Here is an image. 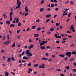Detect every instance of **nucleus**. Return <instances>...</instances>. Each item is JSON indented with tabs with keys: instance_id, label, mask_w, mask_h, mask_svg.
Listing matches in <instances>:
<instances>
[{
	"instance_id": "obj_21",
	"label": "nucleus",
	"mask_w": 76,
	"mask_h": 76,
	"mask_svg": "<svg viewBox=\"0 0 76 76\" xmlns=\"http://www.w3.org/2000/svg\"><path fill=\"white\" fill-rule=\"evenodd\" d=\"M65 69H67V70H69V69H70V66H67L65 67Z\"/></svg>"
},
{
	"instance_id": "obj_7",
	"label": "nucleus",
	"mask_w": 76,
	"mask_h": 76,
	"mask_svg": "<svg viewBox=\"0 0 76 76\" xmlns=\"http://www.w3.org/2000/svg\"><path fill=\"white\" fill-rule=\"evenodd\" d=\"M16 5L17 6H20V5H21V2L19 1V0H17Z\"/></svg>"
},
{
	"instance_id": "obj_10",
	"label": "nucleus",
	"mask_w": 76,
	"mask_h": 76,
	"mask_svg": "<svg viewBox=\"0 0 76 76\" xmlns=\"http://www.w3.org/2000/svg\"><path fill=\"white\" fill-rule=\"evenodd\" d=\"M33 47H34V45H30V46H29L28 47V49L29 50H30V49L31 48H33Z\"/></svg>"
},
{
	"instance_id": "obj_24",
	"label": "nucleus",
	"mask_w": 76,
	"mask_h": 76,
	"mask_svg": "<svg viewBox=\"0 0 76 76\" xmlns=\"http://www.w3.org/2000/svg\"><path fill=\"white\" fill-rule=\"evenodd\" d=\"M6 42L7 44H10V40L8 39V40L6 41Z\"/></svg>"
},
{
	"instance_id": "obj_22",
	"label": "nucleus",
	"mask_w": 76,
	"mask_h": 76,
	"mask_svg": "<svg viewBox=\"0 0 76 76\" xmlns=\"http://www.w3.org/2000/svg\"><path fill=\"white\" fill-rule=\"evenodd\" d=\"M18 26H22V23H21L20 22H19L18 23Z\"/></svg>"
},
{
	"instance_id": "obj_31",
	"label": "nucleus",
	"mask_w": 76,
	"mask_h": 76,
	"mask_svg": "<svg viewBox=\"0 0 76 76\" xmlns=\"http://www.w3.org/2000/svg\"><path fill=\"white\" fill-rule=\"evenodd\" d=\"M35 28H36V26H33L31 28H32V29H35Z\"/></svg>"
},
{
	"instance_id": "obj_43",
	"label": "nucleus",
	"mask_w": 76,
	"mask_h": 76,
	"mask_svg": "<svg viewBox=\"0 0 76 76\" xmlns=\"http://www.w3.org/2000/svg\"><path fill=\"white\" fill-rule=\"evenodd\" d=\"M1 51L2 53H4V50H3V49L1 50Z\"/></svg>"
},
{
	"instance_id": "obj_9",
	"label": "nucleus",
	"mask_w": 76,
	"mask_h": 76,
	"mask_svg": "<svg viewBox=\"0 0 76 76\" xmlns=\"http://www.w3.org/2000/svg\"><path fill=\"white\" fill-rule=\"evenodd\" d=\"M4 74L5 76H8L9 75V72H7L5 71Z\"/></svg>"
},
{
	"instance_id": "obj_6",
	"label": "nucleus",
	"mask_w": 76,
	"mask_h": 76,
	"mask_svg": "<svg viewBox=\"0 0 76 76\" xmlns=\"http://www.w3.org/2000/svg\"><path fill=\"white\" fill-rule=\"evenodd\" d=\"M65 54L68 57H70V56H71V55H72V53L70 52H68L67 53H65Z\"/></svg>"
},
{
	"instance_id": "obj_13",
	"label": "nucleus",
	"mask_w": 76,
	"mask_h": 76,
	"mask_svg": "<svg viewBox=\"0 0 76 76\" xmlns=\"http://www.w3.org/2000/svg\"><path fill=\"white\" fill-rule=\"evenodd\" d=\"M15 42L13 43L12 45H11L12 48H13V47H15Z\"/></svg>"
},
{
	"instance_id": "obj_42",
	"label": "nucleus",
	"mask_w": 76,
	"mask_h": 76,
	"mask_svg": "<svg viewBox=\"0 0 76 76\" xmlns=\"http://www.w3.org/2000/svg\"><path fill=\"white\" fill-rule=\"evenodd\" d=\"M56 25L57 26H58L60 25V24H58V23H56Z\"/></svg>"
},
{
	"instance_id": "obj_51",
	"label": "nucleus",
	"mask_w": 76,
	"mask_h": 76,
	"mask_svg": "<svg viewBox=\"0 0 76 76\" xmlns=\"http://www.w3.org/2000/svg\"><path fill=\"white\" fill-rule=\"evenodd\" d=\"M28 66H31V64L29 63L27 64Z\"/></svg>"
},
{
	"instance_id": "obj_32",
	"label": "nucleus",
	"mask_w": 76,
	"mask_h": 76,
	"mask_svg": "<svg viewBox=\"0 0 76 76\" xmlns=\"http://www.w3.org/2000/svg\"><path fill=\"white\" fill-rule=\"evenodd\" d=\"M51 57L52 58H54L56 57V55H53L51 56Z\"/></svg>"
},
{
	"instance_id": "obj_53",
	"label": "nucleus",
	"mask_w": 76,
	"mask_h": 76,
	"mask_svg": "<svg viewBox=\"0 0 76 76\" xmlns=\"http://www.w3.org/2000/svg\"><path fill=\"white\" fill-rule=\"evenodd\" d=\"M74 66H76V62H74L73 64Z\"/></svg>"
},
{
	"instance_id": "obj_2",
	"label": "nucleus",
	"mask_w": 76,
	"mask_h": 76,
	"mask_svg": "<svg viewBox=\"0 0 76 76\" xmlns=\"http://www.w3.org/2000/svg\"><path fill=\"white\" fill-rule=\"evenodd\" d=\"M26 54H27V55H29L30 56H33V54L31 53H30L29 52V50H27L26 51Z\"/></svg>"
},
{
	"instance_id": "obj_39",
	"label": "nucleus",
	"mask_w": 76,
	"mask_h": 76,
	"mask_svg": "<svg viewBox=\"0 0 76 76\" xmlns=\"http://www.w3.org/2000/svg\"><path fill=\"white\" fill-rule=\"evenodd\" d=\"M75 60V58H72L69 61H72V60Z\"/></svg>"
},
{
	"instance_id": "obj_56",
	"label": "nucleus",
	"mask_w": 76,
	"mask_h": 76,
	"mask_svg": "<svg viewBox=\"0 0 76 76\" xmlns=\"http://www.w3.org/2000/svg\"><path fill=\"white\" fill-rule=\"evenodd\" d=\"M46 56H47V57H48V56H49V55L48 54V53H47L45 54Z\"/></svg>"
},
{
	"instance_id": "obj_8",
	"label": "nucleus",
	"mask_w": 76,
	"mask_h": 76,
	"mask_svg": "<svg viewBox=\"0 0 76 76\" xmlns=\"http://www.w3.org/2000/svg\"><path fill=\"white\" fill-rule=\"evenodd\" d=\"M30 58H28L26 56H24L23 57V59H24V60H29Z\"/></svg>"
},
{
	"instance_id": "obj_41",
	"label": "nucleus",
	"mask_w": 76,
	"mask_h": 76,
	"mask_svg": "<svg viewBox=\"0 0 76 76\" xmlns=\"http://www.w3.org/2000/svg\"><path fill=\"white\" fill-rule=\"evenodd\" d=\"M24 54H25V51H23V52H22L21 55L22 56H23Z\"/></svg>"
},
{
	"instance_id": "obj_61",
	"label": "nucleus",
	"mask_w": 76,
	"mask_h": 76,
	"mask_svg": "<svg viewBox=\"0 0 76 76\" xmlns=\"http://www.w3.org/2000/svg\"><path fill=\"white\" fill-rule=\"evenodd\" d=\"M48 34H51V32L48 31L47 32Z\"/></svg>"
},
{
	"instance_id": "obj_25",
	"label": "nucleus",
	"mask_w": 76,
	"mask_h": 76,
	"mask_svg": "<svg viewBox=\"0 0 76 76\" xmlns=\"http://www.w3.org/2000/svg\"><path fill=\"white\" fill-rule=\"evenodd\" d=\"M50 20V19H47L45 21V23H48L49 21Z\"/></svg>"
},
{
	"instance_id": "obj_3",
	"label": "nucleus",
	"mask_w": 76,
	"mask_h": 76,
	"mask_svg": "<svg viewBox=\"0 0 76 76\" xmlns=\"http://www.w3.org/2000/svg\"><path fill=\"white\" fill-rule=\"evenodd\" d=\"M41 64V65H42V66L40 65L39 66V69H41V68H42V69H44V68H45V66H44L45 64Z\"/></svg>"
},
{
	"instance_id": "obj_27",
	"label": "nucleus",
	"mask_w": 76,
	"mask_h": 76,
	"mask_svg": "<svg viewBox=\"0 0 76 76\" xmlns=\"http://www.w3.org/2000/svg\"><path fill=\"white\" fill-rule=\"evenodd\" d=\"M44 8H40V11L42 12H43L44 11Z\"/></svg>"
},
{
	"instance_id": "obj_1",
	"label": "nucleus",
	"mask_w": 76,
	"mask_h": 76,
	"mask_svg": "<svg viewBox=\"0 0 76 76\" xmlns=\"http://www.w3.org/2000/svg\"><path fill=\"white\" fill-rule=\"evenodd\" d=\"M48 42V41L46 40V41H43L42 42L41 40L39 39V43L40 44V46H42V45H44V44H45L46 43Z\"/></svg>"
},
{
	"instance_id": "obj_47",
	"label": "nucleus",
	"mask_w": 76,
	"mask_h": 76,
	"mask_svg": "<svg viewBox=\"0 0 76 76\" xmlns=\"http://www.w3.org/2000/svg\"><path fill=\"white\" fill-rule=\"evenodd\" d=\"M32 41V39H30L29 40L28 42H31Z\"/></svg>"
},
{
	"instance_id": "obj_57",
	"label": "nucleus",
	"mask_w": 76,
	"mask_h": 76,
	"mask_svg": "<svg viewBox=\"0 0 76 76\" xmlns=\"http://www.w3.org/2000/svg\"><path fill=\"white\" fill-rule=\"evenodd\" d=\"M39 21H40V20H39V19H38V20H36V22H39Z\"/></svg>"
},
{
	"instance_id": "obj_52",
	"label": "nucleus",
	"mask_w": 76,
	"mask_h": 76,
	"mask_svg": "<svg viewBox=\"0 0 76 76\" xmlns=\"http://www.w3.org/2000/svg\"><path fill=\"white\" fill-rule=\"evenodd\" d=\"M28 15V13L27 12H26L25 14V16H26Z\"/></svg>"
},
{
	"instance_id": "obj_15",
	"label": "nucleus",
	"mask_w": 76,
	"mask_h": 76,
	"mask_svg": "<svg viewBox=\"0 0 76 76\" xmlns=\"http://www.w3.org/2000/svg\"><path fill=\"white\" fill-rule=\"evenodd\" d=\"M59 57H64L65 56L63 54H61L59 55Z\"/></svg>"
},
{
	"instance_id": "obj_14",
	"label": "nucleus",
	"mask_w": 76,
	"mask_h": 76,
	"mask_svg": "<svg viewBox=\"0 0 76 76\" xmlns=\"http://www.w3.org/2000/svg\"><path fill=\"white\" fill-rule=\"evenodd\" d=\"M51 14H50L49 15H47L46 16V17L47 18H50V17H51Z\"/></svg>"
},
{
	"instance_id": "obj_16",
	"label": "nucleus",
	"mask_w": 76,
	"mask_h": 76,
	"mask_svg": "<svg viewBox=\"0 0 76 76\" xmlns=\"http://www.w3.org/2000/svg\"><path fill=\"white\" fill-rule=\"evenodd\" d=\"M54 28H53V27H51L50 29V31H51L52 32H53V31H54Z\"/></svg>"
},
{
	"instance_id": "obj_36",
	"label": "nucleus",
	"mask_w": 76,
	"mask_h": 76,
	"mask_svg": "<svg viewBox=\"0 0 76 76\" xmlns=\"http://www.w3.org/2000/svg\"><path fill=\"white\" fill-rule=\"evenodd\" d=\"M44 2V0H42L41 1L40 3L41 4H43Z\"/></svg>"
},
{
	"instance_id": "obj_49",
	"label": "nucleus",
	"mask_w": 76,
	"mask_h": 76,
	"mask_svg": "<svg viewBox=\"0 0 76 76\" xmlns=\"http://www.w3.org/2000/svg\"><path fill=\"white\" fill-rule=\"evenodd\" d=\"M62 39H63V40H64V41L66 40V39H67V38H63Z\"/></svg>"
},
{
	"instance_id": "obj_35",
	"label": "nucleus",
	"mask_w": 76,
	"mask_h": 76,
	"mask_svg": "<svg viewBox=\"0 0 76 76\" xmlns=\"http://www.w3.org/2000/svg\"><path fill=\"white\" fill-rule=\"evenodd\" d=\"M50 7H54V4H52L51 5Z\"/></svg>"
},
{
	"instance_id": "obj_60",
	"label": "nucleus",
	"mask_w": 76,
	"mask_h": 76,
	"mask_svg": "<svg viewBox=\"0 0 76 76\" xmlns=\"http://www.w3.org/2000/svg\"><path fill=\"white\" fill-rule=\"evenodd\" d=\"M71 15V13H69V14L68 15V17H70V15Z\"/></svg>"
},
{
	"instance_id": "obj_12",
	"label": "nucleus",
	"mask_w": 76,
	"mask_h": 76,
	"mask_svg": "<svg viewBox=\"0 0 76 76\" xmlns=\"http://www.w3.org/2000/svg\"><path fill=\"white\" fill-rule=\"evenodd\" d=\"M6 23L8 25H10V21L9 20H7L6 21Z\"/></svg>"
},
{
	"instance_id": "obj_54",
	"label": "nucleus",
	"mask_w": 76,
	"mask_h": 76,
	"mask_svg": "<svg viewBox=\"0 0 76 76\" xmlns=\"http://www.w3.org/2000/svg\"><path fill=\"white\" fill-rule=\"evenodd\" d=\"M55 37H56V38L57 37V34H55Z\"/></svg>"
},
{
	"instance_id": "obj_44",
	"label": "nucleus",
	"mask_w": 76,
	"mask_h": 76,
	"mask_svg": "<svg viewBox=\"0 0 76 76\" xmlns=\"http://www.w3.org/2000/svg\"><path fill=\"white\" fill-rule=\"evenodd\" d=\"M28 70L30 71V72H32V69L31 68H29L28 69Z\"/></svg>"
},
{
	"instance_id": "obj_30",
	"label": "nucleus",
	"mask_w": 76,
	"mask_h": 76,
	"mask_svg": "<svg viewBox=\"0 0 76 76\" xmlns=\"http://www.w3.org/2000/svg\"><path fill=\"white\" fill-rule=\"evenodd\" d=\"M41 27H39L37 29V31H40V30H41Z\"/></svg>"
},
{
	"instance_id": "obj_5",
	"label": "nucleus",
	"mask_w": 76,
	"mask_h": 76,
	"mask_svg": "<svg viewBox=\"0 0 76 76\" xmlns=\"http://www.w3.org/2000/svg\"><path fill=\"white\" fill-rule=\"evenodd\" d=\"M70 30H72V31L73 32H75V29H74V27L73 26V25H72L71 26L70 28Z\"/></svg>"
},
{
	"instance_id": "obj_18",
	"label": "nucleus",
	"mask_w": 76,
	"mask_h": 76,
	"mask_svg": "<svg viewBox=\"0 0 76 76\" xmlns=\"http://www.w3.org/2000/svg\"><path fill=\"white\" fill-rule=\"evenodd\" d=\"M10 60H11V58H10V57L7 58V61L8 62H10Z\"/></svg>"
},
{
	"instance_id": "obj_50",
	"label": "nucleus",
	"mask_w": 76,
	"mask_h": 76,
	"mask_svg": "<svg viewBox=\"0 0 76 76\" xmlns=\"http://www.w3.org/2000/svg\"><path fill=\"white\" fill-rule=\"evenodd\" d=\"M2 38H3V40H5V39H6V37H5V36H4Z\"/></svg>"
},
{
	"instance_id": "obj_38",
	"label": "nucleus",
	"mask_w": 76,
	"mask_h": 76,
	"mask_svg": "<svg viewBox=\"0 0 76 76\" xmlns=\"http://www.w3.org/2000/svg\"><path fill=\"white\" fill-rule=\"evenodd\" d=\"M20 6L18 5V6L16 7V8H17V9H19V8H20Z\"/></svg>"
},
{
	"instance_id": "obj_23",
	"label": "nucleus",
	"mask_w": 76,
	"mask_h": 76,
	"mask_svg": "<svg viewBox=\"0 0 76 76\" xmlns=\"http://www.w3.org/2000/svg\"><path fill=\"white\" fill-rule=\"evenodd\" d=\"M39 36V35L38 34H35L34 35V37H38Z\"/></svg>"
},
{
	"instance_id": "obj_40",
	"label": "nucleus",
	"mask_w": 76,
	"mask_h": 76,
	"mask_svg": "<svg viewBox=\"0 0 76 76\" xmlns=\"http://www.w3.org/2000/svg\"><path fill=\"white\" fill-rule=\"evenodd\" d=\"M18 62L19 63H22V60L20 59L18 60Z\"/></svg>"
},
{
	"instance_id": "obj_20",
	"label": "nucleus",
	"mask_w": 76,
	"mask_h": 76,
	"mask_svg": "<svg viewBox=\"0 0 76 76\" xmlns=\"http://www.w3.org/2000/svg\"><path fill=\"white\" fill-rule=\"evenodd\" d=\"M72 54L73 55L74 54H76V52L75 51H72L71 53V54Z\"/></svg>"
},
{
	"instance_id": "obj_4",
	"label": "nucleus",
	"mask_w": 76,
	"mask_h": 76,
	"mask_svg": "<svg viewBox=\"0 0 76 76\" xmlns=\"http://www.w3.org/2000/svg\"><path fill=\"white\" fill-rule=\"evenodd\" d=\"M9 33L10 34H8L7 35V38L8 40H9L10 39L9 35H12V31L10 30H9Z\"/></svg>"
},
{
	"instance_id": "obj_11",
	"label": "nucleus",
	"mask_w": 76,
	"mask_h": 76,
	"mask_svg": "<svg viewBox=\"0 0 76 76\" xmlns=\"http://www.w3.org/2000/svg\"><path fill=\"white\" fill-rule=\"evenodd\" d=\"M25 10L26 12H28V11L29 10V9H28V7L27 6L25 7Z\"/></svg>"
},
{
	"instance_id": "obj_29",
	"label": "nucleus",
	"mask_w": 76,
	"mask_h": 76,
	"mask_svg": "<svg viewBox=\"0 0 76 76\" xmlns=\"http://www.w3.org/2000/svg\"><path fill=\"white\" fill-rule=\"evenodd\" d=\"M19 18H18L17 19L16 21V23H18L19 22Z\"/></svg>"
},
{
	"instance_id": "obj_26",
	"label": "nucleus",
	"mask_w": 76,
	"mask_h": 76,
	"mask_svg": "<svg viewBox=\"0 0 76 76\" xmlns=\"http://www.w3.org/2000/svg\"><path fill=\"white\" fill-rule=\"evenodd\" d=\"M15 25L13 24H11L10 25V27H15Z\"/></svg>"
},
{
	"instance_id": "obj_19",
	"label": "nucleus",
	"mask_w": 76,
	"mask_h": 76,
	"mask_svg": "<svg viewBox=\"0 0 76 76\" xmlns=\"http://www.w3.org/2000/svg\"><path fill=\"white\" fill-rule=\"evenodd\" d=\"M45 46H40V49H43L44 50V49H45Z\"/></svg>"
},
{
	"instance_id": "obj_48",
	"label": "nucleus",
	"mask_w": 76,
	"mask_h": 76,
	"mask_svg": "<svg viewBox=\"0 0 76 76\" xmlns=\"http://www.w3.org/2000/svg\"><path fill=\"white\" fill-rule=\"evenodd\" d=\"M58 8H57V7H56L55 8V10H56V11H58Z\"/></svg>"
},
{
	"instance_id": "obj_17",
	"label": "nucleus",
	"mask_w": 76,
	"mask_h": 76,
	"mask_svg": "<svg viewBox=\"0 0 76 76\" xmlns=\"http://www.w3.org/2000/svg\"><path fill=\"white\" fill-rule=\"evenodd\" d=\"M10 21H12V15H10Z\"/></svg>"
},
{
	"instance_id": "obj_45",
	"label": "nucleus",
	"mask_w": 76,
	"mask_h": 76,
	"mask_svg": "<svg viewBox=\"0 0 76 76\" xmlns=\"http://www.w3.org/2000/svg\"><path fill=\"white\" fill-rule=\"evenodd\" d=\"M13 12H10V15H13Z\"/></svg>"
},
{
	"instance_id": "obj_63",
	"label": "nucleus",
	"mask_w": 76,
	"mask_h": 76,
	"mask_svg": "<svg viewBox=\"0 0 76 76\" xmlns=\"http://www.w3.org/2000/svg\"><path fill=\"white\" fill-rule=\"evenodd\" d=\"M56 42L57 43V44H59V43H60V42L58 41H56Z\"/></svg>"
},
{
	"instance_id": "obj_28",
	"label": "nucleus",
	"mask_w": 76,
	"mask_h": 76,
	"mask_svg": "<svg viewBox=\"0 0 76 76\" xmlns=\"http://www.w3.org/2000/svg\"><path fill=\"white\" fill-rule=\"evenodd\" d=\"M11 59L12 61H15V58H14L13 57H11Z\"/></svg>"
},
{
	"instance_id": "obj_37",
	"label": "nucleus",
	"mask_w": 76,
	"mask_h": 76,
	"mask_svg": "<svg viewBox=\"0 0 76 76\" xmlns=\"http://www.w3.org/2000/svg\"><path fill=\"white\" fill-rule=\"evenodd\" d=\"M72 71L73 72H76V69H73Z\"/></svg>"
},
{
	"instance_id": "obj_55",
	"label": "nucleus",
	"mask_w": 76,
	"mask_h": 76,
	"mask_svg": "<svg viewBox=\"0 0 76 76\" xmlns=\"http://www.w3.org/2000/svg\"><path fill=\"white\" fill-rule=\"evenodd\" d=\"M50 10H51V8H49L47 9L48 11H50Z\"/></svg>"
},
{
	"instance_id": "obj_33",
	"label": "nucleus",
	"mask_w": 76,
	"mask_h": 76,
	"mask_svg": "<svg viewBox=\"0 0 76 76\" xmlns=\"http://www.w3.org/2000/svg\"><path fill=\"white\" fill-rule=\"evenodd\" d=\"M70 4H71V5H72L73 4V1H70Z\"/></svg>"
},
{
	"instance_id": "obj_34",
	"label": "nucleus",
	"mask_w": 76,
	"mask_h": 76,
	"mask_svg": "<svg viewBox=\"0 0 76 76\" xmlns=\"http://www.w3.org/2000/svg\"><path fill=\"white\" fill-rule=\"evenodd\" d=\"M38 66V64H35L33 65V66L34 67H37Z\"/></svg>"
},
{
	"instance_id": "obj_62",
	"label": "nucleus",
	"mask_w": 76,
	"mask_h": 76,
	"mask_svg": "<svg viewBox=\"0 0 76 76\" xmlns=\"http://www.w3.org/2000/svg\"><path fill=\"white\" fill-rule=\"evenodd\" d=\"M50 48V46H48L46 48V49L48 48V49H49V48Z\"/></svg>"
},
{
	"instance_id": "obj_58",
	"label": "nucleus",
	"mask_w": 76,
	"mask_h": 76,
	"mask_svg": "<svg viewBox=\"0 0 76 76\" xmlns=\"http://www.w3.org/2000/svg\"><path fill=\"white\" fill-rule=\"evenodd\" d=\"M23 65V64H19V67H22V66Z\"/></svg>"
},
{
	"instance_id": "obj_46",
	"label": "nucleus",
	"mask_w": 76,
	"mask_h": 76,
	"mask_svg": "<svg viewBox=\"0 0 76 76\" xmlns=\"http://www.w3.org/2000/svg\"><path fill=\"white\" fill-rule=\"evenodd\" d=\"M56 71H59V72H60V71H61V69H56Z\"/></svg>"
},
{
	"instance_id": "obj_64",
	"label": "nucleus",
	"mask_w": 76,
	"mask_h": 76,
	"mask_svg": "<svg viewBox=\"0 0 76 76\" xmlns=\"http://www.w3.org/2000/svg\"><path fill=\"white\" fill-rule=\"evenodd\" d=\"M60 75H61V76H64V74H62L61 73H60Z\"/></svg>"
},
{
	"instance_id": "obj_59",
	"label": "nucleus",
	"mask_w": 76,
	"mask_h": 76,
	"mask_svg": "<svg viewBox=\"0 0 76 76\" xmlns=\"http://www.w3.org/2000/svg\"><path fill=\"white\" fill-rule=\"evenodd\" d=\"M61 36H57L56 38H61Z\"/></svg>"
}]
</instances>
